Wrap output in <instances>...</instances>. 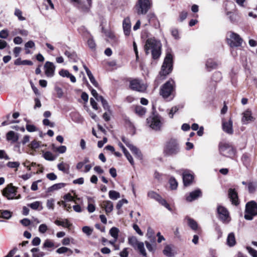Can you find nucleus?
Returning <instances> with one entry per match:
<instances>
[{
    "label": "nucleus",
    "mask_w": 257,
    "mask_h": 257,
    "mask_svg": "<svg viewBox=\"0 0 257 257\" xmlns=\"http://www.w3.org/2000/svg\"><path fill=\"white\" fill-rule=\"evenodd\" d=\"M173 70V65H162L159 75L155 81L156 87H158L161 81L164 80L165 77L168 75Z\"/></svg>",
    "instance_id": "6e6552de"
},
{
    "label": "nucleus",
    "mask_w": 257,
    "mask_h": 257,
    "mask_svg": "<svg viewBox=\"0 0 257 257\" xmlns=\"http://www.w3.org/2000/svg\"><path fill=\"white\" fill-rule=\"evenodd\" d=\"M130 87L134 90L144 92L146 90L147 86L139 79H134L130 81Z\"/></svg>",
    "instance_id": "f8f14e48"
},
{
    "label": "nucleus",
    "mask_w": 257,
    "mask_h": 257,
    "mask_svg": "<svg viewBox=\"0 0 257 257\" xmlns=\"http://www.w3.org/2000/svg\"><path fill=\"white\" fill-rule=\"evenodd\" d=\"M11 213L8 210L0 211V216L5 219H9L11 218Z\"/></svg>",
    "instance_id": "c03bdc74"
},
{
    "label": "nucleus",
    "mask_w": 257,
    "mask_h": 257,
    "mask_svg": "<svg viewBox=\"0 0 257 257\" xmlns=\"http://www.w3.org/2000/svg\"><path fill=\"white\" fill-rule=\"evenodd\" d=\"M138 250L140 254L144 257H147V254L144 247V243L141 242L136 246V249Z\"/></svg>",
    "instance_id": "cd10ccee"
},
{
    "label": "nucleus",
    "mask_w": 257,
    "mask_h": 257,
    "mask_svg": "<svg viewBox=\"0 0 257 257\" xmlns=\"http://www.w3.org/2000/svg\"><path fill=\"white\" fill-rule=\"evenodd\" d=\"M175 87V81L170 79L162 86L160 94L165 99L168 98L172 99L174 96Z\"/></svg>",
    "instance_id": "f03ea898"
},
{
    "label": "nucleus",
    "mask_w": 257,
    "mask_h": 257,
    "mask_svg": "<svg viewBox=\"0 0 257 257\" xmlns=\"http://www.w3.org/2000/svg\"><path fill=\"white\" fill-rule=\"evenodd\" d=\"M9 36V32L7 30H3L0 31V38L6 39Z\"/></svg>",
    "instance_id": "0e129e2a"
},
{
    "label": "nucleus",
    "mask_w": 257,
    "mask_h": 257,
    "mask_svg": "<svg viewBox=\"0 0 257 257\" xmlns=\"http://www.w3.org/2000/svg\"><path fill=\"white\" fill-rule=\"evenodd\" d=\"M68 251L70 252V253H72V250L66 247H61L59 248L58 249H57L56 252L58 253L61 254L65 253Z\"/></svg>",
    "instance_id": "09e8293b"
},
{
    "label": "nucleus",
    "mask_w": 257,
    "mask_h": 257,
    "mask_svg": "<svg viewBox=\"0 0 257 257\" xmlns=\"http://www.w3.org/2000/svg\"><path fill=\"white\" fill-rule=\"evenodd\" d=\"M128 242L130 245L133 246L135 249H136V246L141 242L139 241L136 237L132 236L128 238Z\"/></svg>",
    "instance_id": "7c9ffc66"
},
{
    "label": "nucleus",
    "mask_w": 257,
    "mask_h": 257,
    "mask_svg": "<svg viewBox=\"0 0 257 257\" xmlns=\"http://www.w3.org/2000/svg\"><path fill=\"white\" fill-rule=\"evenodd\" d=\"M256 185L254 183L250 182L248 183V190L249 193H252L255 191Z\"/></svg>",
    "instance_id": "8fccbe9b"
},
{
    "label": "nucleus",
    "mask_w": 257,
    "mask_h": 257,
    "mask_svg": "<svg viewBox=\"0 0 257 257\" xmlns=\"http://www.w3.org/2000/svg\"><path fill=\"white\" fill-rule=\"evenodd\" d=\"M84 68L86 71V72L87 74L88 77H89V79L90 81V82L92 83V84L95 86V87H97L98 85V83L95 80L94 77H93L92 73L89 70V69L85 66L83 65Z\"/></svg>",
    "instance_id": "393cba45"
},
{
    "label": "nucleus",
    "mask_w": 257,
    "mask_h": 257,
    "mask_svg": "<svg viewBox=\"0 0 257 257\" xmlns=\"http://www.w3.org/2000/svg\"><path fill=\"white\" fill-rule=\"evenodd\" d=\"M179 110V108L176 106H173L172 107L171 109L169 110V116L171 118H172L173 117L174 114L176 113L178 110Z\"/></svg>",
    "instance_id": "864d4df0"
},
{
    "label": "nucleus",
    "mask_w": 257,
    "mask_h": 257,
    "mask_svg": "<svg viewBox=\"0 0 257 257\" xmlns=\"http://www.w3.org/2000/svg\"><path fill=\"white\" fill-rule=\"evenodd\" d=\"M247 249L249 253L252 257H257V251L250 247H247Z\"/></svg>",
    "instance_id": "774afa93"
},
{
    "label": "nucleus",
    "mask_w": 257,
    "mask_h": 257,
    "mask_svg": "<svg viewBox=\"0 0 257 257\" xmlns=\"http://www.w3.org/2000/svg\"><path fill=\"white\" fill-rule=\"evenodd\" d=\"M43 123L45 125L50 126L51 127H53L55 126V123L50 121V120L47 118L43 119Z\"/></svg>",
    "instance_id": "69168bd1"
},
{
    "label": "nucleus",
    "mask_w": 257,
    "mask_h": 257,
    "mask_svg": "<svg viewBox=\"0 0 257 257\" xmlns=\"http://www.w3.org/2000/svg\"><path fill=\"white\" fill-rule=\"evenodd\" d=\"M151 5L149 0H138L135 5V9L138 15H145L150 9Z\"/></svg>",
    "instance_id": "0eeeda50"
},
{
    "label": "nucleus",
    "mask_w": 257,
    "mask_h": 257,
    "mask_svg": "<svg viewBox=\"0 0 257 257\" xmlns=\"http://www.w3.org/2000/svg\"><path fill=\"white\" fill-rule=\"evenodd\" d=\"M244 218L251 220L257 215V203L254 201L248 202L245 205Z\"/></svg>",
    "instance_id": "39448f33"
},
{
    "label": "nucleus",
    "mask_w": 257,
    "mask_h": 257,
    "mask_svg": "<svg viewBox=\"0 0 257 257\" xmlns=\"http://www.w3.org/2000/svg\"><path fill=\"white\" fill-rule=\"evenodd\" d=\"M45 74L47 77H52L54 74L55 67L54 65H44Z\"/></svg>",
    "instance_id": "5701e85b"
},
{
    "label": "nucleus",
    "mask_w": 257,
    "mask_h": 257,
    "mask_svg": "<svg viewBox=\"0 0 257 257\" xmlns=\"http://www.w3.org/2000/svg\"><path fill=\"white\" fill-rule=\"evenodd\" d=\"M124 153V155L129 161V162L131 164V165H133L134 164V160L132 157V156L131 155V154L129 153V152L126 151Z\"/></svg>",
    "instance_id": "052dcab7"
},
{
    "label": "nucleus",
    "mask_w": 257,
    "mask_h": 257,
    "mask_svg": "<svg viewBox=\"0 0 257 257\" xmlns=\"http://www.w3.org/2000/svg\"><path fill=\"white\" fill-rule=\"evenodd\" d=\"M187 17V13L185 11H182L179 14V21L183 22Z\"/></svg>",
    "instance_id": "680f3d73"
},
{
    "label": "nucleus",
    "mask_w": 257,
    "mask_h": 257,
    "mask_svg": "<svg viewBox=\"0 0 257 257\" xmlns=\"http://www.w3.org/2000/svg\"><path fill=\"white\" fill-rule=\"evenodd\" d=\"M72 4L82 11L88 10L91 6L92 0H70Z\"/></svg>",
    "instance_id": "9b49d317"
},
{
    "label": "nucleus",
    "mask_w": 257,
    "mask_h": 257,
    "mask_svg": "<svg viewBox=\"0 0 257 257\" xmlns=\"http://www.w3.org/2000/svg\"><path fill=\"white\" fill-rule=\"evenodd\" d=\"M180 148L177 141L175 139H171L166 142L163 153L166 156H173L178 154Z\"/></svg>",
    "instance_id": "20e7f679"
},
{
    "label": "nucleus",
    "mask_w": 257,
    "mask_h": 257,
    "mask_svg": "<svg viewBox=\"0 0 257 257\" xmlns=\"http://www.w3.org/2000/svg\"><path fill=\"white\" fill-rule=\"evenodd\" d=\"M173 62V55L167 53L163 64H172Z\"/></svg>",
    "instance_id": "ea45409f"
},
{
    "label": "nucleus",
    "mask_w": 257,
    "mask_h": 257,
    "mask_svg": "<svg viewBox=\"0 0 257 257\" xmlns=\"http://www.w3.org/2000/svg\"><path fill=\"white\" fill-rule=\"evenodd\" d=\"M19 166L20 163L18 162H9L7 163V166L11 168H17Z\"/></svg>",
    "instance_id": "bf43d9fd"
},
{
    "label": "nucleus",
    "mask_w": 257,
    "mask_h": 257,
    "mask_svg": "<svg viewBox=\"0 0 257 257\" xmlns=\"http://www.w3.org/2000/svg\"><path fill=\"white\" fill-rule=\"evenodd\" d=\"M29 147L32 149H37L40 147V142L36 140H34L29 145Z\"/></svg>",
    "instance_id": "603ef678"
},
{
    "label": "nucleus",
    "mask_w": 257,
    "mask_h": 257,
    "mask_svg": "<svg viewBox=\"0 0 257 257\" xmlns=\"http://www.w3.org/2000/svg\"><path fill=\"white\" fill-rule=\"evenodd\" d=\"M55 223L59 226H62L65 227H69L71 224L69 223L68 219H65L64 221H60L56 220L55 221Z\"/></svg>",
    "instance_id": "473e14b6"
},
{
    "label": "nucleus",
    "mask_w": 257,
    "mask_h": 257,
    "mask_svg": "<svg viewBox=\"0 0 257 257\" xmlns=\"http://www.w3.org/2000/svg\"><path fill=\"white\" fill-rule=\"evenodd\" d=\"M160 204L164 206L167 209H168L169 211H172V208L170 207L169 204L167 202L166 200L161 196L159 200L158 201Z\"/></svg>",
    "instance_id": "79ce46f5"
},
{
    "label": "nucleus",
    "mask_w": 257,
    "mask_h": 257,
    "mask_svg": "<svg viewBox=\"0 0 257 257\" xmlns=\"http://www.w3.org/2000/svg\"><path fill=\"white\" fill-rule=\"evenodd\" d=\"M218 150L220 155L233 158L236 155V149L230 144L226 142H220L218 145Z\"/></svg>",
    "instance_id": "7ed1b4c3"
},
{
    "label": "nucleus",
    "mask_w": 257,
    "mask_h": 257,
    "mask_svg": "<svg viewBox=\"0 0 257 257\" xmlns=\"http://www.w3.org/2000/svg\"><path fill=\"white\" fill-rule=\"evenodd\" d=\"M7 139L12 141L13 143H15L19 140V136L14 132L10 131L7 134Z\"/></svg>",
    "instance_id": "a878e982"
},
{
    "label": "nucleus",
    "mask_w": 257,
    "mask_h": 257,
    "mask_svg": "<svg viewBox=\"0 0 257 257\" xmlns=\"http://www.w3.org/2000/svg\"><path fill=\"white\" fill-rule=\"evenodd\" d=\"M119 231V230L117 228L113 227L109 230V234L114 239L117 240Z\"/></svg>",
    "instance_id": "72a5a7b5"
},
{
    "label": "nucleus",
    "mask_w": 257,
    "mask_h": 257,
    "mask_svg": "<svg viewBox=\"0 0 257 257\" xmlns=\"http://www.w3.org/2000/svg\"><path fill=\"white\" fill-rule=\"evenodd\" d=\"M228 197L232 204L237 205L239 204L238 195L234 189L230 188L228 190Z\"/></svg>",
    "instance_id": "4468645a"
},
{
    "label": "nucleus",
    "mask_w": 257,
    "mask_h": 257,
    "mask_svg": "<svg viewBox=\"0 0 257 257\" xmlns=\"http://www.w3.org/2000/svg\"><path fill=\"white\" fill-rule=\"evenodd\" d=\"M82 231L87 235H90L92 233L93 229L89 226H85L82 228Z\"/></svg>",
    "instance_id": "13d9d810"
},
{
    "label": "nucleus",
    "mask_w": 257,
    "mask_h": 257,
    "mask_svg": "<svg viewBox=\"0 0 257 257\" xmlns=\"http://www.w3.org/2000/svg\"><path fill=\"white\" fill-rule=\"evenodd\" d=\"M102 208L105 209V211L106 214H108L110 213L113 208V205L112 202L110 201H103L101 203Z\"/></svg>",
    "instance_id": "aec40b11"
},
{
    "label": "nucleus",
    "mask_w": 257,
    "mask_h": 257,
    "mask_svg": "<svg viewBox=\"0 0 257 257\" xmlns=\"http://www.w3.org/2000/svg\"><path fill=\"white\" fill-rule=\"evenodd\" d=\"M47 229V226L45 224H42L39 227V231L42 233H45Z\"/></svg>",
    "instance_id": "e2e57ef3"
},
{
    "label": "nucleus",
    "mask_w": 257,
    "mask_h": 257,
    "mask_svg": "<svg viewBox=\"0 0 257 257\" xmlns=\"http://www.w3.org/2000/svg\"><path fill=\"white\" fill-rule=\"evenodd\" d=\"M57 167H58V169L60 171H61L63 172L64 173H65L66 174H68L69 173V170L70 166H69V164H68L66 163H64L62 162L58 164L57 165Z\"/></svg>",
    "instance_id": "bb28decb"
},
{
    "label": "nucleus",
    "mask_w": 257,
    "mask_h": 257,
    "mask_svg": "<svg viewBox=\"0 0 257 257\" xmlns=\"http://www.w3.org/2000/svg\"><path fill=\"white\" fill-rule=\"evenodd\" d=\"M109 197L111 199L116 200L120 198V194L115 191L110 190L109 192Z\"/></svg>",
    "instance_id": "4c0bfd02"
},
{
    "label": "nucleus",
    "mask_w": 257,
    "mask_h": 257,
    "mask_svg": "<svg viewBox=\"0 0 257 257\" xmlns=\"http://www.w3.org/2000/svg\"><path fill=\"white\" fill-rule=\"evenodd\" d=\"M227 244L230 246H232L235 244L236 241L235 236L233 233H230L227 238Z\"/></svg>",
    "instance_id": "c85d7f7f"
},
{
    "label": "nucleus",
    "mask_w": 257,
    "mask_h": 257,
    "mask_svg": "<svg viewBox=\"0 0 257 257\" xmlns=\"http://www.w3.org/2000/svg\"><path fill=\"white\" fill-rule=\"evenodd\" d=\"M66 185V184L64 183H57V184H55L53 185H52L51 187H49L48 188V191H54V190H59L60 189H61L63 187H64Z\"/></svg>",
    "instance_id": "2f4dec72"
},
{
    "label": "nucleus",
    "mask_w": 257,
    "mask_h": 257,
    "mask_svg": "<svg viewBox=\"0 0 257 257\" xmlns=\"http://www.w3.org/2000/svg\"><path fill=\"white\" fill-rule=\"evenodd\" d=\"M193 179V175L188 173L187 171H185L183 174V183L185 186L189 185Z\"/></svg>",
    "instance_id": "412c9836"
},
{
    "label": "nucleus",
    "mask_w": 257,
    "mask_h": 257,
    "mask_svg": "<svg viewBox=\"0 0 257 257\" xmlns=\"http://www.w3.org/2000/svg\"><path fill=\"white\" fill-rule=\"evenodd\" d=\"M186 219L187 220L188 225L193 230H196L197 229L198 224L196 221L189 217H187Z\"/></svg>",
    "instance_id": "c756f323"
},
{
    "label": "nucleus",
    "mask_w": 257,
    "mask_h": 257,
    "mask_svg": "<svg viewBox=\"0 0 257 257\" xmlns=\"http://www.w3.org/2000/svg\"><path fill=\"white\" fill-rule=\"evenodd\" d=\"M226 40L230 47H238L241 45L242 39L239 35L232 32L227 33Z\"/></svg>",
    "instance_id": "423d86ee"
},
{
    "label": "nucleus",
    "mask_w": 257,
    "mask_h": 257,
    "mask_svg": "<svg viewBox=\"0 0 257 257\" xmlns=\"http://www.w3.org/2000/svg\"><path fill=\"white\" fill-rule=\"evenodd\" d=\"M88 47L92 50H95L96 44L92 38H89L87 41Z\"/></svg>",
    "instance_id": "6e6d98bb"
},
{
    "label": "nucleus",
    "mask_w": 257,
    "mask_h": 257,
    "mask_svg": "<svg viewBox=\"0 0 257 257\" xmlns=\"http://www.w3.org/2000/svg\"><path fill=\"white\" fill-rule=\"evenodd\" d=\"M147 122L148 126L155 131L160 130L162 126L160 117L158 115H153L150 116L147 119Z\"/></svg>",
    "instance_id": "9d476101"
},
{
    "label": "nucleus",
    "mask_w": 257,
    "mask_h": 257,
    "mask_svg": "<svg viewBox=\"0 0 257 257\" xmlns=\"http://www.w3.org/2000/svg\"><path fill=\"white\" fill-rule=\"evenodd\" d=\"M145 243L146 245V247L148 249V250L152 252H154L156 249V245L151 244L149 241H145Z\"/></svg>",
    "instance_id": "58836bf2"
},
{
    "label": "nucleus",
    "mask_w": 257,
    "mask_h": 257,
    "mask_svg": "<svg viewBox=\"0 0 257 257\" xmlns=\"http://www.w3.org/2000/svg\"><path fill=\"white\" fill-rule=\"evenodd\" d=\"M54 246V243L49 239H46L43 244L44 248H51Z\"/></svg>",
    "instance_id": "3c124183"
},
{
    "label": "nucleus",
    "mask_w": 257,
    "mask_h": 257,
    "mask_svg": "<svg viewBox=\"0 0 257 257\" xmlns=\"http://www.w3.org/2000/svg\"><path fill=\"white\" fill-rule=\"evenodd\" d=\"M41 206V202L39 201H35L31 204H28V206L32 209L36 210Z\"/></svg>",
    "instance_id": "4d7b16f0"
},
{
    "label": "nucleus",
    "mask_w": 257,
    "mask_h": 257,
    "mask_svg": "<svg viewBox=\"0 0 257 257\" xmlns=\"http://www.w3.org/2000/svg\"><path fill=\"white\" fill-rule=\"evenodd\" d=\"M123 32L125 36H129L131 32V24L130 18L127 17L125 18L122 24Z\"/></svg>",
    "instance_id": "a211bd4d"
},
{
    "label": "nucleus",
    "mask_w": 257,
    "mask_h": 257,
    "mask_svg": "<svg viewBox=\"0 0 257 257\" xmlns=\"http://www.w3.org/2000/svg\"><path fill=\"white\" fill-rule=\"evenodd\" d=\"M129 149L136 157L139 158L141 157V153L136 147L132 145Z\"/></svg>",
    "instance_id": "c9c22d12"
},
{
    "label": "nucleus",
    "mask_w": 257,
    "mask_h": 257,
    "mask_svg": "<svg viewBox=\"0 0 257 257\" xmlns=\"http://www.w3.org/2000/svg\"><path fill=\"white\" fill-rule=\"evenodd\" d=\"M202 195V192L200 190L197 189L190 192L186 196V200L188 202H191Z\"/></svg>",
    "instance_id": "f3484780"
},
{
    "label": "nucleus",
    "mask_w": 257,
    "mask_h": 257,
    "mask_svg": "<svg viewBox=\"0 0 257 257\" xmlns=\"http://www.w3.org/2000/svg\"><path fill=\"white\" fill-rule=\"evenodd\" d=\"M105 36L110 39V41L112 43H115L117 41V39L114 35V33L111 31H106L105 32Z\"/></svg>",
    "instance_id": "e433bc0d"
},
{
    "label": "nucleus",
    "mask_w": 257,
    "mask_h": 257,
    "mask_svg": "<svg viewBox=\"0 0 257 257\" xmlns=\"http://www.w3.org/2000/svg\"><path fill=\"white\" fill-rule=\"evenodd\" d=\"M148 196L150 198L155 199L157 201H158L161 197V196L159 194L153 191H149L148 193Z\"/></svg>",
    "instance_id": "f704fd0d"
},
{
    "label": "nucleus",
    "mask_w": 257,
    "mask_h": 257,
    "mask_svg": "<svg viewBox=\"0 0 257 257\" xmlns=\"http://www.w3.org/2000/svg\"><path fill=\"white\" fill-rule=\"evenodd\" d=\"M129 252L127 248H124L123 250L120 252L119 255L120 257H127L128 255Z\"/></svg>",
    "instance_id": "338daca9"
},
{
    "label": "nucleus",
    "mask_w": 257,
    "mask_h": 257,
    "mask_svg": "<svg viewBox=\"0 0 257 257\" xmlns=\"http://www.w3.org/2000/svg\"><path fill=\"white\" fill-rule=\"evenodd\" d=\"M222 129L224 132L229 135H232L233 134V122L230 119L228 121H222Z\"/></svg>",
    "instance_id": "2eb2a0df"
},
{
    "label": "nucleus",
    "mask_w": 257,
    "mask_h": 257,
    "mask_svg": "<svg viewBox=\"0 0 257 257\" xmlns=\"http://www.w3.org/2000/svg\"><path fill=\"white\" fill-rule=\"evenodd\" d=\"M242 114L243 117L241 120L243 124H247L249 121H254V118L252 116L251 111L246 110Z\"/></svg>",
    "instance_id": "6ab92c4d"
},
{
    "label": "nucleus",
    "mask_w": 257,
    "mask_h": 257,
    "mask_svg": "<svg viewBox=\"0 0 257 257\" xmlns=\"http://www.w3.org/2000/svg\"><path fill=\"white\" fill-rule=\"evenodd\" d=\"M59 74L62 77H66L68 78H69L70 79V81L73 82L75 83L76 81V78L74 76L70 74L68 71L66 70L62 69L61 71H59Z\"/></svg>",
    "instance_id": "b1692460"
},
{
    "label": "nucleus",
    "mask_w": 257,
    "mask_h": 257,
    "mask_svg": "<svg viewBox=\"0 0 257 257\" xmlns=\"http://www.w3.org/2000/svg\"><path fill=\"white\" fill-rule=\"evenodd\" d=\"M163 253L167 257H174L176 254V252L174 249V246L171 244L166 245L164 247Z\"/></svg>",
    "instance_id": "dca6fc26"
},
{
    "label": "nucleus",
    "mask_w": 257,
    "mask_h": 257,
    "mask_svg": "<svg viewBox=\"0 0 257 257\" xmlns=\"http://www.w3.org/2000/svg\"><path fill=\"white\" fill-rule=\"evenodd\" d=\"M170 188L172 190L176 189L178 187V183L174 178H171L169 180Z\"/></svg>",
    "instance_id": "37998d69"
},
{
    "label": "nucleus",
    "mask_w": 257,
    "mask_h": 257,
    "mask_svg": "<svg viewBox=\"0 0 257 257\" xmlns=\"http://www.w3.org/2000/svg\"><path fill=\"white\" fill-rule=\"evenodd\" d=\"M136 112L140 115H143L146 113V109L142 106H137L135 108Z\"/></svg>",
    "instance_id": "a19ab883"
},
{
    "label": "nucleus",
    "mask_w": 257,
    "mask_h": 257,
    "mask_svg": "<svg viewBox=\"0 0 257 257\" xmlns=\"http://www.w3.org/2000/svg\"><path fill=\"white\" fill-rule=\"evenodd\" d=\"M54 202H55V200L53 198H51L50 199L47 200V204H46L47 207L49 209L53 210L54 206Z\"/></svg>",
    "instance_id": "5fc2aeb1"
},
{
    "label": "nucleus",
    "mask_w": 257,
    "mask_h": 257,
    "mask_svg": "<svg viewBox=\"0 0 257 257\" xmlns=\"http://www.w3.org/2000/svg\"><path fill=\"white\" fill-rule=\"evenodd\" d=\"M44 158L49 161H53L55 159V157L50 152H46L44 154Z\"/></svg>",
    "instance_id": "a18cd8bd"
},
{
    "label": "nucleus",
    "mask_w": 257,
    "mask_h": 257,
    "mask_svg": "<svg viewBox=\"0 0 257 257\" xmlns=\"http://www.w3.org/2000/svg\"><path fill=\"white\" fill-rule=\"evenodd\" d=\"M15 15L17 16L20 21L25 20V18L22 16V12L19 9H16L15 11Z\"/></svg>",
    "instance_id": "de8ad7c7"
},
{
    "label": "nucleus",
    "mask_w": 257,
    "mask_h": 257,
    "mask_svg": "<svg viewBox=\"0 0 257 257\" xmlns=\"http://www.w3.org/2000/svg\"><path fill=\"white\" fill-rule=\"evenodd\" d=\"M35 46V43L32 41H29L28 42H27L25 45L26 53L28 54L30 52V50L28 49V48H32L34 47Z\"/></svg>",
    "instance_id": "49530a36"
},
{
    "label": "nucleus",
    "mask_w": 257,
    "mask_h": 257,
    "mask_svg": "<svg viewBox=\"0 0 257 257\" xmlns=\"http://www.w3.org/2000/svg\"><path fill=\"white\" fill-rule=\"evenodd\" d=\"M65 55L69 59L70 63H78V58L75 53L66 50L65 52Z\"/></svg>",
    "instance_id": "4be33fe9"
},
{
    "label": "nucleus",
    "mask_w": 257,
    "mask_h": 257,
    "mask_svg": "<svg viewBox=\"0 0 257 257\" xmlns=\"http://www.w3.org/2000/svg\"><path fill=\"white\" fill-rule=\"evenodd\" d=\"M162 45L160 41L155 38L147 39L145 45V50L147 54H148L151 50L152 58L154 59H157L161 54Z\"/></svg>",
    "instance_id": "f257e3e1"
},
{
    "label": "nucleus",
    "mask_w": 257,
    "mask_h": 257,
    "mask_svg": "<svg viewBox=\"0 0 257 257\" xmlns=\"http://www.w3.org/2000/svg\"><path fill=\"white\" fill-rule=\"evenodd\" d=\"M219 219L224 223L227 224L231 220L228 210L224 207L218 205L217 208Z\"/></svg>",
    "instance_id": "1a4fd4ad"
},
{
    "label": "nucleus",
    "mask_w": 257,
    "mask_h": 257,
    "mask_svg": "<svg viewBox=\"0 0 257 257\" xmlns=\"http://www.w3.org/2000/svg\"><path fill=\"white\" fill-rule=\"evenodd\" d=\"M16 192V188L11 184L4 189L3 195L8 199H13L15 198Z\"/></svg>",
    "instance_id": "ddd939ff"
}]
</instances>
